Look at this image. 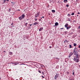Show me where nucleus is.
Wrapping results in <instances>:
<instances>
[{"instance_id": "nucleus-34", "label": "nucleus", "mask_w": 80, "mask_h": 80, "mask_svg": "<svg viewBox=\"0 0 80 80\" xmlns=\"http://www.w3.org/2000/svg\"><path fill=\"white\" fill-rule=\"evenodd\" d=\"M13 14H12V15H14V12H13Z\"/></svg>"}, {"instance_id": "nucleus-13", "label": "nucleus", "mask_w": 80, "mask_h": 80, "mask_svg": "<svg viewBox=\"0 0 80 80\" xmlns=\"http://www.w3.org/2000/svg\"><path fill=\"white\" fill-rule=\"evenodd\" d=\"M52 12L53 13H54V12H55V10H52Z\"/></svg>"}, {"instance_id": "nucleus-39", "label": "nucleus", "mask_w": 80, "mask_h": 80, "mask_svg": "<svg viewBox=\"0 0 80 80\" xmlns=\"http://www.w3.org/2000/svg\"><path fill=\"white\" fill-rule=\"evenodd\" d=\"M78 48H80V45L78 46Z\"/></svg>"}, {"instance_id": "nucleus-47", "label": "nucleus", "mask_w": 80, "mask_h": 80, "mask_svg": "<svg viewBox=\"0 0 80 80\" xmlns=\"http://www.w3.org/2000/svg\"><path fill=\"white\" fill-rule=\"evenodd\" d=\"M3 52H5V51H4Z\"/></svg>"}, {"instance_id": "nucleus-28", "label": "nucleus", "mask_w": 80, "mask_h": 80, "mask_svg": "<svg viewBox=\"0 0 80 80\" xmlns=\"http://www.w3.org/2000/svg\"><path fill=\"white\" fill-rule=\"evenodd\" d=\"M66 7H68V5H66Z\"/></svg>"}, {"instance_id": "nucleus-46", "label": "nucleus", "mask_w": 80, "mask_h": 80, "mask_svg": "<svg viewBox=\"0 0 80 80\" xmlns=\"http://www.w3.org/2000/svg\"><path fill=\"white\" fill-rule=\"evenodd\" d=\"M41 21V20L40 19H39V21Z\"/></svg>"}, {"instance_id": "nucleus-14", "label": "nucleus", "mask_w": 80, "mask_h": 80, "mask_svg": "<svg viewBox=\"0 0 80 80\" xmlns=\"http://www.w3.org/2000/svg\"><path fill=\"white\" fill-rule=\"evenodd\" d=\"M64 42H67V43L68 42V41L67 40H65V41H64Z\"/></svg>"}, {"instance_id": "nucleus-27", "label": "nucleus", "mask_w": 80, "mask_h": 80, "mask_svg": "<svg viewBox=\"0 0 80 80\" xmlns=\"http://www.w3.org/2000/svg\"><path fill=\"white\" fill-rule=\"evenodd\" d=\"M72 74L73 75H75V74H74V72H73Z\"/></svg>"}, {"instance_id": "nucleus-19", "label": "nucleus", "mask_w": 80, "mask_h": 80, "mask_svg": "<svg viewBox=\"0 0 80 80\" xmlns=\"http://www.w3.org/2000/svg\"><path fill=\"white\" fill-rule=\"evenodd\" d=\"M70 14H68V16L69 17H70Z\"/></svg>"}, {"instance_id": "nucleus-49", "label": "nucleus", "mask_w": 80, "mask_h": 80, "mask_svg": "<svg viewBox=\"0 0 80 80\" xmlns=\"http://www.w3.org/2000/svg\"><path fill=\"white\" fill-rule=\"evenodd\" d=\"M11 13H12V12H11Z\"/></svg>"}, {"instance_id": "nucleus-11", "label": "nucleus", "mask_w": 80, "mask_h": 80, "mask_svg": "<svg viewBox=\"0 0 80 80\" xmlns=\"http://www.w3.org/2000/svg\"><path fill=\"white\" fill-rule=\"evenodd\" d=\"M66 28L67 30H68V29H70V26Z\"/></svg>"}, {"instance_id": "nucleus-43", "label": "nucleus", "mask_w": 80, "mask_h": 80, "mask_svg": "<svg viewBox=\"0 0 80 80\" xmlns=\"http://www.w3.org/2000/svg\"><path fill=\"white\" fill-rule=\"evenodd\" d=\"M18 10V11H20V10H19V9L18 10Z\"/></svg>"}, {"instance_id": "nucleus-25", "label": "nucleus", "mask_w": 80, "mask_h": 80, "mask_svg": "<svg viewBox=\"0 0 80 80\" xmlns=\"http://www.w3.org/2000/svg\"><path fill=\"white\" fill-rule=\"evenodd\" d=\"M35 21H37V18H35Z\"/></svg>"}, {"instance_id": "nucleus-6", "label": "nucleus", "mask_w": 80, "mask_h": 80, "mask_svg": "<svg viewBox=\"0 0 80 80\" xmlns=\"http://www.w3.org/2000/svg\"><path fill=\"white\" fill-rule=\"evenodd\" d=\"M63 2L66 3H67L68 2V0H64Z\"/></svg>"}, {"instance_id": "nucleus-45", "label": "nucleus", "mask_w": 80, "mask_h": 80, "mask_svg": "<svg viewBox=\"0 0 80 80\" xmlns=\"http://www.w3.org/2000/svg\"><path fill=\"white\" fill-rule=\"evenodd\" d=\"M41 19H42V18L41 17Z\"/></svg>"}, {"instance_id": "nucleus-30", "label": "nucleus", "mask_w": 80, "mask_h": 80, "mask_svg": "<svg viewBox=\"0 0 80 80\" xmlns=\"http://www.w3.org/2000/svg\"><path fill=\"white\" fill-rule=\"evenodd\" d=\"M42 78H45V77H44V76H42Z\"/></svg>"}, {"instance_id": "nucleus-4", "label": "nucleus", "mask_w": 80, "mask_h": 80, "mask_svg": "<svg viewBox=\"0 0 80 80\" xmlns=\"http://www.w3.org/2000/svg\"><path fill=\"white\" fill-rule=\"evenodd\" d=\"M58 75L57 74H56L54 77V78L55 80H57V78H58Z\"/></svg>"}, {"instance_id": "nucleus-26", "label": "nucleus", "mask_w": 80, "mask_h": 80, "mask_svg": "<svg viewBox=\"0 0 80 80\" xmlns=\"http://www.w3.org/2000/svg\"><path fill=\"white\" fill-rule=\"evenodd\" d=\"M67 74H69L70 73H69V72H67Z\"/></svg>"}, {"instance_id": "nucleus-33", "label": "nucleus", "mask_w": 80, "mask_h": 80, "mask_svg": "<svg viewBox=\"0 0 80 80\" xmlns=\"http://www.w3.org/2000/svg\"><path fill=\"white\" fill-rule=\"evenodd\" d=\"M78 14H80V12H78Z\"/></svg>"}, {"instance_id": "nucleus-3", "label": "nucleus", "mask_w": 80, "mask_h": 80, "mask_svg": "<svg viewBox=\"0 0 80 80\" xmlns=\"http://www.w3.org/2000/svg\"><path fill=\"white\" fill-rule=\"evenodd\" d=\"M39 15H40V13L38 12L37 14L35 15V17L36 18H37V17H38V16H39Z\"/></svg>"}, {"instance_id": "nucleus-41", "label": "nucleus", "mask_w": 80, "mask_h": 80, "mask_svg": "<svg viewBox=\"0 0 80 80\" xmlns=\"http://www.w3.org/2000/svg\"><path fill=\"white\" fill-rule=\"evenodd\" d=\"M8 2H9V0H6Z\"/></svg>"}, {"instance_id": "nucleus-23", "label": "nucleus", "mask_w": 80, "mask_h": 80, "mask_svg": "<svg viewBox=\"0 0 80 80\" xmlns=\"http://www.w3.org/2000/svg\"><path fill=\"white\" fill-rule=\"evenodd\" d=\"M38 72L39 73H41V71L39 70Z\"/></svg>"}, {"instance_id": "nucleus-12", "label": "nucleus", "mask_w": 80, "mask_h": 80, "mask_svg": "<svg viewBox=\"0 0 80 80\" xmlns=\"http://www.w3.org/2000/svg\"><path fill=\"white\" fill-rule=\"evenodd\" d=\"M4 0V2L2 3L4 4V3H5V2H7V0Z\"/></svg>"}, {"instance_id": "nucleus-40", "label": "nucleus", "mask_w": 80, "mask_h": 80, "mask_svg": "<svg viewBox=\"0 0 80 80\" xmlns=\"http://www.w3.org/2000/svg\"><path fill=\"white\" fill-rule=\"evenodd\" d=\"M78 29H80V26L78 27Z\"/></svg>"}, {"instance_id": "nucleus-8", "label": "nucleus", "mask_w": 80, "mask_h": 80, "mask_svg": "<svg viewBox=\"0 0 80 80\" xmlns=\"http://www.w3.org/2000/svg\"><path fill=\"white\" fill-rule=\"evenodd\" d=\"M68 23H67L65 24L64 27H66V28H67L68 27L67 26H68Z\"/></svg>"}, {"instance_id": "nucleus-35", "label": "nucleus", "mask_w": 80, "mask_h": 80, "mask_svg": "<svg viewBox=\"0 0 80 80\" xmlns=\"http://www.w3.org/2000/svg\"><path fill=\"white\" fill-rule=\"evenodd\" d=\"M25 26H26V27H27V24H25Z\"/></svg>"}, {"instance_id": "nucleus-42", "label": "nucleus", "mask_w": 80, "mask_h": 80, "mask_svg": "<svg viewBox=\"0 0 80 80\" xmlns=\"http://www.w3.org/2000/svg\"><path fill=\"white\" fill-rule=\"evenodd\" d=\"M42 18H44V16H42Z\"/></svg>"}, {"instance_id": "nucleus-10", "label": "nucleus", "mask_w": 80, "mask_h": 80, "mask_svg": "<svg viewBox=\"0 0 80 80\" xmlns=\"http://www.w3.org/2000/svg\"><path fill=\"white\" fill-rule=\"evenodd\" d=\"M58 22H56L55 23V26H58Z\"/></svg>"}, {"instance_id": "nucleus-44", "label": "nucleus", "mask_w": 80, "mask_h": 80, "mask_svg": "<svg viewBox=\"0 0 80 80\" xmlns=\"http://www.w3.org/2000/svg\"><path fill=\"white\" fill-rule=\"evenodd\" d=\"M77 17H78V15H77Z\"/></svg>"}, {"instance_id": "nucleus-37", "label": "nucleus", "mask_w": 80, "mask_h": 80, "mask_svg": "<svg viewBox=\"0 0 80 80\" xmlns=\"http://www.w3.org/2000/svg\"><path fill=\"white\" fill-rule=\"evenodd\" d=\"M11 25H13V22L12 23H11Z\"/></svg>"}, {"instance_id": "nucleus-38", "label": "nucleus", "mask_w": 80, "mask_h": 80, "mask_svg": "<svg viewBox=\"0 0 80 80\" xmlns=\"http://www.w3.org/2000/svg\"><path fill=\"white\" fill-rule=\"evenodd\" d=\"M62 29H63V28H61L60 29L62 30Z\"/></svg>"}, {"instance_id": "nucleus-21", "label": "nucleus", "mask_w": 80, "mask_h": 80, "mask_svg": "<svg viewBox=\"0 0 80 80\" xmlns=\"http://www.w3.org/2000/svg\"><path fill=\"white\" fill-rule=\"evenodd\" d=\"M74 15V13L73 12H72V14H71V15Z\"/></svg>"}, {"instance_id": "nucleus-20", "label": "nucleus", "mask_w": 80, "mask_h": 80, "mask_svg": "<svg viewBox=\"0 0 80 80\" xmlns=\"http://www.w3.org/2000/svg\"><path fill=\"white\" fill-rule=\"evenodd\" d=\"M10 11H11V8H10L8 10L9 12H10Z\"/></svg>"}, {"instance_id": "nucleus-9", "label": "nucleus", "mask_w": 80, "mask_h": 80, "mask_svg": "<svg viewBox=\"0 0 80 80\" xmlns=\"http://www.w3.org/2000/svg\"><path fill=\"white\" fill-rule=\"evenodd\" d=\"M38 23L37 22H35L33 24V25H37Z\"/></svg>"}, {"instance_id": "nucleus-15", "label": "nucleus", "mask_w": 80, "mask_h": 80, "mask_svg": "<svg viewBox=\"0 0 80 80\" xmlns=\"http://www.w3.org/2000/svg\"><path fill=\"white\" fill-rule=\"evenodd\" d=\"M12 52H9V55H12Z\"/></svg>"}, {"instance_id": "nucleus-2", "label": "nucleus", "mask_w": 80, "mask_h": 80, "mask_svg": "<svg viewBox=\"0 0 80 80\" xmlns=\"http://www.w3.org/2000/svg\"><path fill=\"white\" fill-rule=\"evenodd\" d=\"M25 14H22L21 16H20L19 18V19L20 20H22V19L24 18L25 17Z\"/></svg>"}, {"instance_id": "nucleus-16", "label": "nucleus", "mask_w": 80, "mask_h": 80, "mask_svg": "<svg viewBox=\"0 0 80 80\" xmlns=\"http://www.w3.org/2000/svg\"><path fill=\"white\" fill-rule=\"evenodd\" d=\"M67 21L70 22V18H68Z\"/></svg>"}, {"instance_id": "nucleus-48", "label": "nucleus", "mask_w": 80, "mask_h": 80, "mask_svg": "<svg viewBox=\"0 0 80 80\" xmlns=\"http://www.w3.org/2000/svg\"><path fill=\"white\" fill-rule=\"evenodd\" d=\"M1 79V78H0V80Z\"/></svg>"}, {"instance_id": "nucleus-32", "label": "nucleus", "mask_w": 80, "mask_h": 80, "mask_svg": "<svg viewBox=\"0 0 80 80\" xmlns=\"http://www.w3.org/2000/svg\"><path fill=\"white\" fill-rule=\"evenodd\" d=\"M42 73L43 75H44V73H43V72H42Z\"/></svg>"}, {"instance_id": "nucleus-24", "label": "nucleus", "mask_w": 80, "mask_h": 80, "mask_svg": "<svg viewBox=\"0 0 80 80\" xmlns=\"http://www.w3.org/2000/svg\"><path fill=\"white\" fill-rule=\"evenodd\" d=\"M65 34H67V31H65Z\"/></svg>"}, {"instance_id": "nucleus-22", "label": "nucleus", "mask_w": 80, "mask_h": 80, "mask_svg": "<svg viewBox=\"0 0 80 80\" xmlns=\"http://www.w3.org/2000/svg\"><path fill=\"white\" fill-rule=\"evenodd\" d=\"M12 64H15L14 65H17V64H16V63H12Z\"/></svg>"}, {"instance_id": "nucleus-51", "label": "nucleus", "mask_w": 80, "mask_h": 80, "mask_svg": "<svg viewBox=\"0 0 80 80\" xmlns=\"http://www.w3.org/2000/svg\"><path fill=\"white\" fill-rule=\"evenodd\" d=\"M27 20H28V19H27Z\"/></svg>"}, {"instance_id": "nucleus-29", "label": "nucleus", "mask_w": 80, "mask_h": 80, "mask_svg": "<svg viewBox=\"0 0 80 80\" xmlns=\"http://www.w3.org/2000/svg\"><path fill=\"white\" fill-rule=\"evenodd\" d=\"M29 25H30V26H29L30 27H31V26H32V24H30Z\"/></svg>"}, {"instance_id": "nucleus-18", "label": "nucleus", "mask_w": 80, "mask_h": 80, "mask_svg": "<svg viewBox=\"0 0 80 80\" xmlns=\"http://www.w3.org/2000/svg\"><path fill=\"white\" fill-rule=\"evenodd\" d=\"M72 48V45H69V48Z\"/></svg>"}, {"instance_id": "nucleus-7", "label": "nucleus", "mask_w": 80, "mask_h": 80, "mask_svg": "<svg viewBox=\"0 0 80 80\" xmlns=\"http://www.w3.org/2000/svg\"><path fill=\"white\" fill-rule=\"evenodd\" d=\"M43 29V27L39 29V31L40 32V31H42Z\"/></svg>"}, {"instance_id": "nucleus-50", "label": "nucleus", "mask_w": 80, "mask_h": 80, "mask_svg": "<svg viewBox=\"0 0 80 80\" xmlns=\"http://www.w3.org/2000/svg\"><path fill=\"white\" fill-rule=\"evenodd\" d=\"M77 0H76V1H77Z\"/></svg>"}, {"instance_id": "nucleus-1", "label": "nucleus", "mask_w": 80, "mask_h": 80, "mask_svg": "<svg viewBox=\"0 0 80 80\" xmlns=\"http://www.w3.org/2000/svg\"><path fill=\"white\" fill-rule=\"evenodd\" d=\"M74 52V58L73 59L74 61L76 63H78L80 60V54L78 53V52L75 49H74L73 53Z\"/></svg>"}, {"instance_id": "nucleus-31", "label": "nucleus", "mask_w": 80, "mask_h": 80, "mask_svg": "<svg viewBox=\"0 0 80 80\" xmlns=\"http://www.w3.org/2000/svg\"><path fill=\"white\" fill-rule=\"evenodd\" d=\"M49 48H52V46H50L49 47Z\"/></svg>"}, {"instance_id": "nucleus-17", "label": "nucleus", "mask_w": 80, "mask_h": 80, "mask_svg": "<svg viewBox=\"0 0 80 80\" xmlns=\"http://www.w3.org/2000/svg\"><path fill=\"white\" fill-rule=\"evenodd\" d=\"M73 45H74V47H76V46H77V44L74 43L73 44Z\"/></svg>"}, {"instance_id": "nucleus-36", "label": "nucleus", "mask_w": 80, "mask_h": 80, "mask_svg": "<svg viewBox=\"0 0 80 80\" xmlns=\"http://www.w3.org/2000/svg\"><path fill=\"white\" fill-rule=\"evenodd\" d=\"M27 24H28V23L27 22L26 23V25H27Z\"/></svg>"}, {"instance_id": "nucleus-5", "label": "nucleus", "mask_w": 80, "mask_h": 80, "mask_svg": "<svg viewBox=\"0 0 80 80\" xmlns=\"http://www.w3.org/2000/svg\"><path fill=\"white\" fill-rule=\"evenodd\" d=\"M73 55V53H72V52H71L70 54L69 55V56L68 57L69 58H70V57H71V56H72V55Z\"/></svg>"}]
</instances>
